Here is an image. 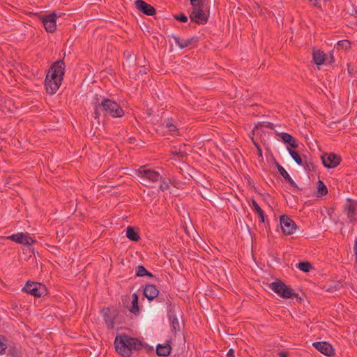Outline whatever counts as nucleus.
Instances as JSON below:
<instances>
[{
	"mask_svg": "<svg viewBox=\"0 0 357 357\" xmlns=\"http://www.w3.org/2000/svg\"><path fill=\"white\" fill-rule=\"evenodd\" d=\"M268 287L273 291L282 297L284 288V283L282 281L277 280L275 282L268 284Z\"/></svg>",
	"mask_w": 357,
	"mask_h": 357,
	"instance_id": "f3484780",
	"label": "nucleus"
},
{
	"mask_svg": "<svg viewBox=\"0 0 357 357\" xmlns=\"http://www.w3.org/2000/svg\"><path fill=\"white\" fill-rule=\"evenodd\" d=\"M296 267L303 272H309L312 265L308 261H301L296 264Z\"/></svg>",
	"mask_w": 357,
	"mask_h": 357,
	"instance_id": "bb28decb",
	"label": "nucleus"
},
{
	"mask_svg": "<svg viewBox=\"0 0 357 357\" xmlns=\"http://www.w3.org/2000/svg\"><path fill=\"white\" fill-rule=\"evenodd\" d=\"M322 163L327 168L336 167L341 162V158L333 153H325L321 156Z\"/></svg>",
	"mask_w": 357,
	"mask_h": 357,
	"instance_id": "1a4fd4ad",
	"label": "nucleus"
},
{
	"mask_svg": "<svg viewBox=\"0 0 357 357\" xmlns=\"http://www.w3.org/2000/svg\"><path fill=\"white\" fill-rule=\"evenodd\" d=\"M276 167L281 174V176L285 179V181L290 176L284 168L281 166L278 162H275Z\"/></svg>",
	"mask_w": 357,
	"mask_h": 357,
	"instance_id": "473e14b6",
	"label": "nucleus"
},
{
	"mask_svg": "<svg viewBox=\"0 0 357 357\" xmlns=\"http://www.w3.org/2000/svg\"><path fill=\"white\" fill-rule=\"evenodd\" d=\"M116 351L123 357H130L133 350H140L142 343L138 339L126 335L117 336L114 341Z\"/></svg>",
	"mask_w": 357,
	"mask_h": 357,
	"instance_id": "7ed1b4c3",
	"label": "nucleus"
},
{
	"mask_svg": "<svg viewBox=\"0 0 357 357\" xmlns=\"http://www.w3.org/2000/svg\"><path fill=\"white\" fill-rule=\"evenodd\" d=\"M57 16L54 13L45 15L40 17V20L47 32L53 33L56 30Z\"/></svg>",
	"mask_w": 357,
	"mask_h": 357,
	"instance_id": "6e6552de",
	"label": "nucleus"
},
{
	"mask_svg": "<svg viewBox=\"0 0 357 357\" xmlns=\"http://www.w3.org/2000/svg\"><path fill=\"white\" fill-rule=\"evenodd\" d=\"M227 357H235L234 350L233 349H229L227 353Z\"/></svg>",
	"mask_w": 357,
	"mask_h": 357,
	"instance_id": "a19ab883",
	"label": "nucleus"
},
{
	"mask_svg": "<svg viewBox=\"0 0 357 357\" xmlns=\"http://www.w3.org/2000/svg\"><path fill=\"white\" fill-rule=\"evenodd\" d=\"M172 350V347L169 343L159 344L156 347V354L159 356H167Z\"/></svg>",
	"mask_w": 357,
	"mask_h": 357,
	"instance_id": "a211bd4d",
	"label": "nucleus"
},
{
	"mask_svg": "<svg viewBox=\"0 0 357 357\" xmlns=\"http://www.w3.org/2000/svg\"><path fill=\"white\" fill-rule=\"evenodd\" d=\"M65 63L63 60L56 61L48 70L45 80L46 91L54 94L59 89L65 73Z\"/></svg>",
	"mask_w": 357,
	"mask_h": 357,
	"instance_id": "f257e3e1",
	"label": "nucleus"
},
{
	"mask_svg": "<svg viewBox=\"0 0 357 357\" xmlns=\"http://www.w3.org/2000/svg\"><path fill=\"white\" fill-rule=\"evenodd\" d=\"M254 142L255 146L257 149V146H259V145L257 143H256L255 142Z\"/></svg>",
	"mask_w": 357,
	"mask_h": 357,
	"instance_id": "de8ad7c7",
	"label": "nucleus"
},
{
	"mask_svg": "<svg viewBox=\"0 0 357 357\" xmlns=\"http://www.w3.org/2000/svg\"><path fill=\"white\" fill-rule=\"evenodd\" d=\"M172 155H173V158L174 159H180L183 158L184 156H185V153L184 151H172Z\"/></svg>",
	"mask_w": 357,
	"mask_h": 357,
	"instance_id": "f704fd0d",
	"label": "nucleus"
},
{
	"mask_svg": "<svg viewBox=\"0 0 357 357\" xmlns=\"http://www.w3.org/2000/svg\"><path fill=\"white\" fill-rule=\"evenodd\" d=\"M96 101L94 102L93 117L95 119H99L101 113L104 116H111L112 117H122L124 115V111L121 107L114 100L103 98L100 102L98 96H96Z\"/></svg>",
	"mask_w": 357,
	"mask_h": 357,
	"instance_id": "f03ea898",
	"label": "nucleus"
},
{
	"mask_svg": "<svg viewBox=\"0 0 357 357\" xmlns=\"http://www.w3.org/2000/svg\"><path fill=\"white\" fill-rule=\"evenodd\" d=\"M126 236L128 239L132 241H137L139 239V236L134 229L131 227H128L126 229Z\"/></svg>",
	"mask_w": 357,
	"mask_h": 357,
	"instance_id": "b1692460",
	"label": "nucleus"
},
{
	"mask_svg": "<svg viewBox=\"0 0 357 357\" xmlns=\"http://www.w3.org/2000/svg\"><path fill=\"white\" fill-rule=\"evenodd\" d=\"M172 38L175 43L181 49H183L191 45L193 42L196 41V40H195L194 38L188 39H181L179 37L176 36H172Z\"/></svg>",
	"mask_w": 357,
	"mask_h": 357,
	"instance_id": "6ab92c4d",
	"label": "nucleus"
},
{
	"mask_svg": "<svg viewBox=\"0 0 357 357\" xmlns=\"http://www.w3.org/2000/svg\"><path fill=\"white\" fill-rule=\"evenodd\" d=\"M354 251L357 259V239L355 240L354 245Z\"/></svg>",
	"mask_w": 357,
	"mask_h": 357,
	"instance_id": "37998d69",
	"label": "nucleus"
},
{
	"mask_svg": "<svg viewBox=\"0 0 357 357\" xmlns=\"http://www.w3.org/2000/svg\"><path fill=\"white\" fill-rule=\"evenodd\" d=\"M3 341L4 340L0 341V355L4 354L6 353V350L8 348L6 344H5Z\"/></svg>",
	"mask_w": 357,
	"mask_h": 357,
	"instance_id": "4c0bfd02",
	"label": "nucleus"
},
{
	"mask_svg": "<svg viewBox=\"0 0 357 357\" xmlns=\"http://www.w3.org/2000/svg\"><path fill=\"white\" fill-rule=\"evenodd\" d=\"M136 276L137 277H143V276H149L151 278L153 277V275L148 271L145 267L142 265H139L136 268Z\"/></svg>",
	"mask_w": 357,
	"mask_h": 357,
	"instance_id": "393cba45",
	"label": "nucleus"
},
{
	"mask_svg": "<svg viewBox=\"0 0 357 357\" xmlns=\"http://www.w3.org/2000/svg\"><path fill=\"white\" fill-rule=\"evenodd\" d=\"M342 287V285L340 282H335L333 285H325L324 288L326 289V291L333 293L337 290H339Z\"/></svg>",
	"mask_w": 357,
	"mask_h": 357,
	"instance_id": "c85d7f7f",
	"label": "nucleus"
},
{
	"mask_svg": "<svg viewBox=\"0 0 357 357\" xmlns=\"http://www.w3.org/2000/svg\"><path fill=\"white\" fill-rule=\"evenodd\" d=\"M136 8L144 14L152 16L155 14L156 11L153 6L147 3L143 0H136L135 2Z\"/></svg>",
	"mask_w": 357,
	"mask_h": 357,
	"instance_id": "9b49d317",
	"label": "nucleus"
},
{
	"mask_svg": "<svg viewBox=\"0 0 357 357\" xmlns=\"http://www.w3.org/2000/svg\"><path fill=\"white\" fill-rule=\"evenodd\" d=\"M317 190L318 193L319 194V196H324L328 193V190L326 186V185L324 183L323 181L319 180L317 183Z\"/></svg>",
	"mask_w": 357,
	"mask_h": 357,
	"instance_id": "cd10ccee",
	"label": "nucleus"
},
{
	"mask_svg": "<svg viewBox=\"0 0 357 357\" xmlns=\"http://www.w3.org/2000/svg\"><path fill=\"white\" fill-rule=\"evenodd\" d=\"M130 312L137 314L139 313V309L138 305V296L134 293L132 294V306L129 309Z\"/></svg>",
	"mask_w": 357,
	"mask_h": 357,
	"instance_id": "4be33fe9",
	"label": "nucleus"
},
{
	"mask_svg": "<svg viewBox=\"0 0 357 357\" xmlns=\"http://www.w3.org/2000/svg\"><path fill=\"white\" fill-rule=\"evenodd\" d=\"M190 18L192 21L199 24H204L208 21V16L204 13L203 8H193Z\"/></svg>",
	"mask_w": 357,
	"mask_h": 357,
	"instance_id": "9d476101",
	"label": "nucleus"
},
{
	"mask_svg": "<svg viewBox=\"0 0 357 357\" xmlns=\"http://www.w3.org/2000/svg\"><path fill=\"white\" fill-rule=\"evenodd\" d=\"M278 356H279V357H288V353L284 352V351H280L278 353Z\"/></svg>",
	"mask_w": 357,
	"mask_h": 357,
	"instance_id": "c03bdc74",
	"label": "nucleus"
},
{
	"mask_svg": "<svg viewBox=\"0 0 357 357\" xmlns=\"http://www.w3.org/2000/svg\"><path fill=\"white\" fill-rule=\"evenodd\" d=\"M190 3L193 8H203L204 4V0H190Z\"/></svg>",
	"mask_w": 357,
	"mask_h": 357,
	"instance_id": "c9c22d12",
	"label": "nucleus"
},
{
	"mask_svg": "<svg viewBox=\"0 0 357 357\" xmlns=\"http://www.w3.org/2000/svg\"><path fill=\"white\" fill-rule=\"evenodd\" d=\"M303 165L305 167V168L308 171H313L314 170V165L312 162H305V165Z\"/></svg>",
	"mask_w": 357,
	"mask_h": 357,
	"instance_id": "ea45409f",
	"label": "nucleus"
},
{
	"mask_svg": "<svg viewBox=\"0 0 357 357\" xmlns=\"http://www.w3.org/2000/svg\"><path fill=\"white\" fill-rule=\"evenodd\" d=\"M266 127L267 128L273 130V129H274V124L273 123L268 122L266 123Z\"/></svg>",
	"mask_w": 357,
	"mask_h": 357,
	"instance_id": "a18cd8bd",
	"label": "nucleus"
},
{
	"mask_svg": "<svg viewBox=\"0 0 357 357\" xmlns=\"http://www.w3.org/2000/svg\"><path fill=\"white\" fill-rule=\"evenodd\" d=\"M169 319L171 324L172 331L176 333L180 331V323L174 311L170 310L168 313Z\"/></svg>",
	"mask_w": 357,
	"mask_h": 357,
	"instance_id": "dca6fc26",
	"label": "nucleus"
},
{
	"mask_svg": "<svg viewBox=\"0 0 357 357\" xmlns=\"http://www.w3.org/2000/svg\"><path fill=\"white\" fill-rule=\"evenodd\" d=\"M169 183H170V181L169 179H167V178H164L161 183H160V189L162 190V191H165V190H167V189L169 188Z\"/></svg>",
	"mask_w": 357,
	"mask_h": 357,
	"instance_id": "72a5a7b5",
	"label": "nucleus"
},
{
	"mask_svg": "<svg viewBox=\"0 0 357 357\" xmlns=\"http://www.w3.org/2000/svg\"><path fill=\"white\" fill-rule=\"evenodd\" d=\"M136 174L140 178L142 184L145 186H150L151 183L158 182L162 178L159 172L147 169L145 166H141L136 171Z\"/></svg>",
	"mask_w": 357,
	"mask_h": 357,
	"instance_id": "20e7f679",
	"label": "nucleus"
},
{
	"mask_svg": "<svg viewBox=\"0 0 357 357\" xmlns=\"http://www.w3.org/2000/svg\"><path fill=\"white\" fill-rule=\"evenodd\" d=\"M174 18L180 22H186L188 21V17L183 13H179L174 15Z\"/></svg>",
	"mask_w": 357,
	"mask_h": 357,
	"instance_id": "e433bc0d",
	"label": "nucleus"
},
{
	"mask_svg": "<svg viewBox=\"0 0 357 357\" xmlns=\"http://www.w3.org/2000/svg\"><path fill=\"white\" fill-rule=\"evenodd\" d=\"M280 221L281 229L284 235H291L295 232L297 226L288 215H282Z\"/></svg>",
	"mask_w": 357,
	"mask_h": 357,
	"instance_id": "423d86ee",
	"label": "nucleus"
},
{
	"mask_svg": "<svg viewBox=\"0 0 357 357\" xmlns=\"http://www.w3.org/2000/svg\"><path fill=\"white\" fill-rule=\"evenodd\" d=\"M286 181H287L291 186H292L293 188H296V189H298V185H296V183L294 182V181L291 178V176H289L287 180Z\"/></svg>",
	"mask_w": 357,
	"mask_h": 357,
	"instance_id": "58836bf2",
	"label": "nucleus"
},
{
	"mask_svg": "<svg viewBox=\"0 0 357 357\" xmlns=\"http://www.w3.org/2000/svg\"><path fill=\"white\" fill-rule=\"evenodd\" d=\"M22 291L35 297L40 298L47 294V289L40 282L27 281Z\"/></svg>",
	"mask_w": 357,
	"mask_h": 357,
	"instance_id": "39448f33",
	"label": "nucleus"
},
{
	"mask_svg": "<svg viewBox=\"0 0 357 357\" xmlns=\"http://www.w3.org/2000/svg\"><path fill=\"white\" fill-rule=\"evenodd\" d=\"M287 150L289 151V153L291 156V158L294 159V160L299 165H303V160L298 153L289 147H287Z\"/></svg>",
	"mask_w": 357,
	"mask_h": 357,
	"instance_id": "a878e982",
	"label": "nucleus"
},
{
	"mask_svg": "<svg viewBox=\"0 0 357 357\" xmlns=\"http://www.w3.org/2000/svg\"><path fill=\"white\" fill-rule=\"evenodd\" d=\"M165 128H167L169 132H177V130H178L177 127L173 120L167 119L165 122Z\"/></svg>",
	"mask_w": 357,
	"mask_h": 357,
	"instance_id": "c756f323",
	"label": "nucleus"
},
{
	"mask_svg": "<svg viewBox=\"0 0 357 357\" xmlns=\"http://www.w3.org/2000/svg\"><path fill=\"white\" fill-rule=\"evenodd\" d=\"M143 294L149 301H153L158 296L159 290L154 284H146Z\"/></svg>",
	"mask_w": 357,
	"mask_h": 357,
	"instance_id": "4468645a",
	"label": "nucleus"
},
{
	"mask_svg": "<svg viewBox=\"0 0 357 357\" xmlns=\"http://www.w3.org/2000/svg\"><path fill=\"white\" fill-rule=\"evenodd\" d=\"M337 47L342 50H349L351 48L350 41L348 40H342L337 42Z\"/></svg>",
	"mask_w": 357,
	"mask_h": 357,
	"instance_id": "2f4dec72",
	"label": "nucleus"
},
{
	"mask_svg": "<svg viewBox=\"0 0 357 357\" xmlns=\"http://www.w3.org/2000/svg\"><path fill=\"white\" fill-rule=\"evenodd\" d=\"M356 15H357V10L356 11Z\"/></svg>",
	"mask_w": 357,
	"mask_h": 357,
	"instance_id": "8fccbe9b",
	"label": "nucleus"
},
{
	"mask_svg": "<svg viewBox=\"0 0 357 357\" xmlns=\"http://www.w3.org/2000/svg\"><path fill=\"white\" fill-rule=\"evenodd\" d=\"M312 345L317 350L327 356H331L334 353L331 344L326 342H316Z\"/></svg>",
	"mask_w": 357,
	"mask_h": 357,
	"instance_id": "ddd939ff",
	"label": "nucleus"
},
{
	"mask_svg": "<svg viewBox=\"0 0 357 357\" xmlns=\"http://www.w3.org/2000/svg\"><path fill=\"white\" fill-rule=\"evenodd\" d=\"M108 311L109 310L104 312V314H103L104 321L109 328H113L114 321H113V319L109 316Z\"/></svg>",
	"mask_w": 357,
	"mask_h": 357,
	"instance_id": "7c9ffc66",
	"label": "nucleus"
},
{
	"mask_svg": "<svg viewBox=\"0 0 357 357\" xmlns=\"http://www.w3.org/2000/svg\"><path fill=\"white\" fill-rule=\"evenodd\" d=\"M9 354L12 356V357H22L21 356L17 355V351L15 349H10Z\"/></svg>",
	"mask_w": 357,
	"mask_h": 357,
	"instance_id": "79ce46f5",
	"label": "nucleus"
},
{
	"mask_svg": "<svg viewBox=\"0 0 357 357\" xmlns=\"http://www.w3.org/2000/svg\"><path fill=\"white\" fill-rule=\"evenodd\" d=\"M344 211H347V217L351 222L356 220L357 202L347 199V203L344 206Z\"/></svg>",
	"mask_w": 357,
	"mask_h": 357,
	"instance_id": "f8f14e48",
	"label": "nucleus"
},
{
	"mask_svg": "<svg viewBox=\"0 0 357 357\" xmlns=\"http://www.w3.org/2000/svg\"><path fill=\"white\" fill-rule=\"evenodd\" d=\"M252 208L254 211H255L259 218L261 222H264V211L261 208L259 205L257 204V202L255 200H252Z\"/></svg>",
	"mask_w": 357,
	"mask_h": 357,
	"instance_id": "5701e85b",
	"label": "nucleus"
},
{
	"mask_svg": "<svg viewBox=\"0 0 357 357\" xmlns=\"http://www.w3.org/2000/svg\"><path fill=\"white\" fill-rule=\"evenodd\" d=\"M278 135L284 143L289 144L291 148L296 149L298 146L296 140L290 134L287 132H280L278 133Z\"/></svg>",
	"mask_w": 357,
	"mask_h": 357,
	"instance_id": "2eb2a0df",
	"label": "nucleus"
},
{
	"mask_svg": "<svg viewBox=\"0 0 357 357\" xmlns=\"http://www.w3.org/2000/svg\"><path fill=\"white\" fill-rule=\"evenodd\" d=\"M7 238L19 244L31 245L36 243V241L30 236L28 233H17L7 236Z\"/></svg>",
	"mask_w": 357,
	"mask_h": 357,
	"instance_id": "0eeeda50",
	"label": "nucleus"
},
{
	"mask_svg": "<svg viewBox=\"0 0 357 357\" xmlns=\"http://www.w3.org/2000/svg\"><path fill=\"white\" fill-rule=\"evenodd\" d=\"M5 340V337L3 336L0 337V341Z\"/></svg>",
	"mask_w": 357,
	"mask_h": 357,
	"instance_id": "09e8293b",
	"label": "nucleus"
},
{
	"mask_svg": "<svg viewBox=\"0 0 357 357\" xmlns=\"http://www.w3.org/2000/svg\"><path fill=\"white\" fill-rule=\"evenodd\" d=\"M312 56L313 60L317 65L320 66L324 64L325 62L326 54L324 52L319 50H314L312 52Z\"/></svg>",
	"mask_w": 357,
	"mask_h": 357,
	"instance_id": "aec40b11",
	"label": "nucleus"
},
{
	"mask_svg": "<svg viewBox=\"0 0 357 357\" xmlns=\"http://www.w3.org/2000/svg\"><path fill=\"white\" fill-rule=\"evenodd\" d=\"M284 289H283V294L282 295V298H296L297 299H299L300 301L301 300V298L298 296V294L295 293L294 289L290 287L289 286H287L285 284H284Z\"/></svg>",
	"mask_w": 357,
	"mask_h": 357,
	"instance_id": "412c9836",
	"label": "nucleus"
},
{
	"mask_svg": "<svg viewBox=\"0 0 357 357\" xmlns=\"http://www.w3.org/2000/svg\"><path fill=\"white\" fill-rule=\"evenodd\" d=\"M257 155L259 156V157H262V150L260 148V146H257Z\"/></svg>",
	"mask_w": 357,
	"mask_h": 357,
	"instance_id": "49530a36",
	"label": "nucleus"
}]
</instances>
